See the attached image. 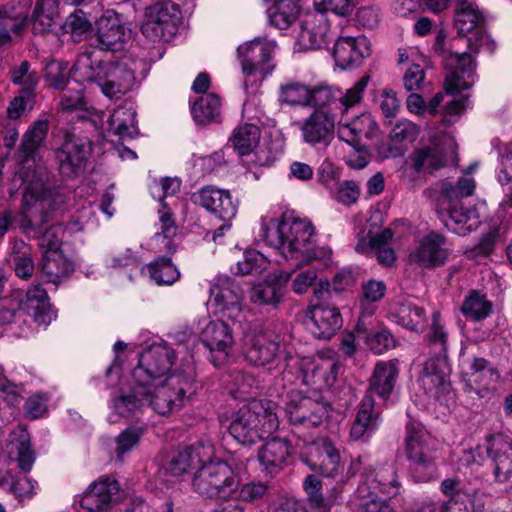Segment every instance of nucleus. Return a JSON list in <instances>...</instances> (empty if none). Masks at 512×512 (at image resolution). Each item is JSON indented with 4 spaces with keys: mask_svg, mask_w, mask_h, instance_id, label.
<instances>
[{
    "mask_svg": "<svg viewBox=\"0 0 512 512\" xmlns=\"http://www.w3.org/2000/svg\"><path fill=\"white\" fill-rule=\"evenodd\" d=\"M174 359V350L166 345L145 350L132 371L130 386L112 397L113 412L124 418H139L148 408L163 416L182 408L194 393V380L186 374L166 377Z\"/></svg>",
    "mask_w": 512,
    "mask_h": 512,
    "instance_id": "obj_1",
    "label": "nucleus"
},
{
    "mask_svg": "<svg viewBox=\"0 0 512 512\" xmlns=\"http://www.w3.org/2000/svg\"><path fill=\"white\" fill-rule=\"evenodd\" d=\"M48 131L47 119L34 121L23 134L16 152V159L22 165L17 174L25 185L19 213V225L25 233L42 228L52 213L50 190L45 186L43 174L33 169L37 152L43 146Z\"/></svg>",
    "mask_w": 512,
    "mask_h": 512,
    "instance_id": "obj_2",
    "label": "nucleus"
},
{
    "mask_svg": "<svg viewBox=\"0 0 512 512\" xmlns=\"http://www.w3.org/2000/svg\"><path fill=\"white\" fill-rule=\"evenodd\" d=\"M262 236L265 243L282 256H331L333 250L319 244L315 228L307 219L285 212L280 218H262Z\"/></svg>",
    "mask_w": 512,
    "mask_h": 512,
    "instance_id": "obj_3",
    "label": "nucleus"
},
{
    "mask_svg": "<svg viewBox=\"0 0 512 512\" xmlns=\"http://www.w3.org/2000/svg\"><path fill=\"white\" fill-rule=\"evenodd\" d=\"M76 82H95L109 98H119L135 83V74L125 62L102 61L95 51L79 54L72 70Z\"/></svg>",
    "mask_w": 512,
    "mask_h": 512,
    "instance_id": "obj_4",
    "label": "nucleus"
},
{
    "mask_svg": "<svg viewBox=\"0 0 512 512\" xmlns=\"http://www.w3.org/2000/svg\"><path fill=\"white\" fill-rule=\"evenodd\" d=\"M475 180L472 177H460L456 183L449 181L437 182L432 190L438 194V204L445 226L457 234H466L481 223L476 208H464L461 199L471 196L475 191Z\"/></svg>",
    "mask_w": 512,
    "mask_h": 512,
    "instance_id": "obj_5",
    "label": "nucleus"
},
{
    "mask_svg": "<svg viewBox=\"0 0 512 512\" xmlns=\"http://www.w3.org/2000/svg\"><path fill=\"white\" fill-rule=\"evenodd\" d=\"M279 426L276 404L271 400L253 401L241 407L229 425L230 435L242 445H253Z\"/></svg>",
    "mask_w": 512,
    "mask_h": 512,
    "instance_id": "obj_6",
    "label": "nucleus"
},
{
    "mask_svg": "<svg viewBox=\"0 0 512 512\" xmlns=\"http://www.w3.org/2000/svg\"><path fill=\"white\" fill-rule=\"evenodd\" d=\"M429 342L435 347V352L439 356L426 362L421 381L427 393L441 401L451 394L449 380L451 369L445 357L447 334L440 324L438 312L433 314Z\"/></svg>",
    "mask_w": 512,
    "mask_h": 512,
    "instance_id": "obj_7",
    "label": "nucleus"
},
{
    "mask_svg": "<svg viewBox=\"0 0 512 512\" xmlns=\"http://www.w3.org/2000/svg\"><path fill=\"white\" fill-rule=\"evenodd\" d=\"M489 457L497 482H506L512 475V437L503 433L488 436L486 444L464 450L459 461L466 467L480 466Z\"/></svg>",
    "mask_w": 512,
    "mask_h": 512,
    "instance_id": "obj_8",
    "label": "nucleus"
},
{
    "mask_svg": "<svg viewBox=\"0 0 512 512\" xmlns=\"http://www.w3.org/2000/svg\"><path fill=\"white\" fill-rule=\"evenodd\" d=\"M240 480L225 461L204 463L194 474L192 488L201 497L228 501L239 490Z\"/></svg>",
    "mask_w": 512,
    "mask_h": 512,
    "instance_id": "obj_9",
    "label": "nucleus"
},
{
    "mask_svg": "<svg viewBox=\"0 0 512 512\" xmlns=\"http://www.w3.org/2000/svg\"><path fill=\"white\" fill-rule=\"evenodd\" d=\"M369 81L370 77L365 75L345 91L331 86H318L310 89V105L319 107L330 114H336V117L340 114H347L361 103Z\"/></svg>",
    "mask_w": 512,
    "mask_h": 512,
    "instance_id": "obj_10",
    "label": "nucleus"
},
{
    "mask_svg": "<svg viewBox=\"0 0 512 512\" xmlns=\"http://www.w3.org/2000/svg\"><path fill=\"white\" fill-rule=\"evenodd\" d=\"M446 33L440 29L435 37L433 50L442 57L445 69V90L447 94H454L469 89L474 83V66L468 53H453L444 48Z\"/></svg>",
    "mask_w": 512,
    "mask_h": 512,
    "instance_id": "obj_11",
    "label": "nucleus"
},
{
    "mask_svg": "<svg viewBox=\"0 0 512 512\" xmlns=\"http://www.w3.org/2000/svg\"><path fill=\"white\" fill-rule=\"evenodd\" d=\"M275 404L276 410H283L292 424L305 428L319 426L328 415V405L325 402L305 396L294 389L279 395V401Z\"/></svg>",
    "mask_w": 512,
    "mask_h": 512,
    "instance_id": "obj_12",
    "label": "nucleus"
},
{
    "mask_svg": "<svg viewBox=\"0 0 512 512\" xmlns=\"http://www.w3.org/2000/svg\"><path fill=\"white\" fill-rule=\"evenodd\" d=\"M287 364L285 369L292 373L297 369V379L305 385L314 387L316 390L330 388L337 380L339 373V363L329 357L300 358L298 356L287 355L285 358Z\"/></svg>",
    "mask_w": 512,
    "mask_h": 512,
    "instance_id": "obj_13",
    "label": "nucleus"
},
{
    "mask_svg": "<svg viewBox=\"0 0 512 512\" xmlns=\"http://www.w3.org/2000/svg\"><path fill=\"white\" fill-rule=\"evenodd\" d=\"M180 14L175 3L159 1L146 8L141 31L150 39L169 41L177 32Z\"/></svg>",
    "mask_w": 512,
    "mask_h": 512,
    "instance_id": "obj_14",
    "label": "nucleus"
},
{
    "mask_svg": "<svg viewBox=\"0 0 512 512\" xmlns=\"http://www.w3.org/2000/svg\"><path fill=\"white\" fill-rule=\"evenodd\" d=\"M91 153L92 143L88 138L66 132L55 151L60 173L65 177L78 176L84 171Z\"/></svg>",
    "mask_w": 512,
    "mask_h": 512,
    "instance_id": "obj_15",
    "label": "nucleus"
},
{
    "mask_svg": "<svg viewBox=\"0 0 512 512\" xmlns=\"http://www.w3.org/2000/svg\"><path fill=\"white\" fill-rule=\"evenodd\" d=\"M276 48V42L266 37H256L239 46L238 56L243 74L246 77L258 76L263 79L274 68L270 62Z\"/></svg>",
    "mask_w": 512,
    "mask_h": 512,
    "instance_id": "obj_16",
    "label": "nucleus"
},
{
    "mask_svg": "<svg viewBox=\"0 0 512 512\" xmlns=\"http://www.w3.org/2000/svg\"><path fill=\"white\" fill-rule=\"evenodd\" d=\"M429 440L430 436L420 423H410L407 425L406 455L412 463L415 472L423 473V475L419 476V479L422 481L431 478L435 471L428 445Z\"/></svg>",
    "mask_w": 512,
    "mask_h": 512,
    "instance_id": "obj_17",
    "label": "nucleus"
},
{
    "mask_svg": "<svg viewBox=\"0 0 512 512\" xmlns=\"http://www.w3.org/2000/svg\"><path fill=\"white\" fill-rule=\"evenodd\" d=\"M400 486L397 472L392 465H382L373 470L365 469L361 474L356 497H377V493L395 497L400 492Z\"/></svg>",
    "mask_w": 512,
    "mask_h": 512,
    "instance_id": "obj_18",
    "label": "nucleus"
},
{
    "mask_svg": "<svg viewBox=\"0 0 512 512\" xmlns=\"http://www.w3.org/2000/svg\"><path fill=\"white\" fill-rule=\"evenodd\" d=\"M465 388L479 397H489L495 391V385L501 379V373L496 365L484 357L473 356L469 360L465 372Z\"/></svg>",
    "mask_w": 512,
    "mask_h": 512,
    "instance_id": "obj_19",
    "label": "nucleus"
},
{
    "mask_svg": "<svg viewBox=\"0 0 512 512\" xmlns=\"http://www.w3.org/2000/svg\"><path fill=\"white\" fill-rule=\"evenodd\" d=\"M191 201L214 214L223 222H230L238 211V201L233 200L230 191L212 185L202 187L194 192L191 195Z\"/></svg>",
    "mask_w": 512,
    "mask_h": 512,
    "instance_id": "obj_20",
    "label": "nucleus"
},
{
    "mask_svg": "<svg viewBox=\"0 0 512 512\" xmlns=\"http://www.w3.org/2000/svg\"><path fill=\"white\" fill-rule=\"evenodd\" d=\"M356 332L374 354L381 355L396 346L394 336L373 318V309L370 307L366 308L364 316H359Z\"/></svg>",
    "mask_w": 512,
    "mask_h": 512,
    "instance_id": "obj_21",
    "label": "nucleus"
},
{
    "mask_svg": "<svg viewBox=\"0 0 512 512\" xmlns=\"http://www.w3.org/2000/svg\"><path fill=\"white\" fill-rule=\"evenodd\" d=\"M290 272L279 271L268 274L262 282L255 284L250 292V301L257 306L277 308L287 293Z\"/></svg>",
    "mask_w": 512,
    "mask_h": 512,
    "instance_id": "obj_22",
    "label": "nucleus"
},
{
    "mask_svg": "<svg viewBox=\"0 0 512 512\" xmlns=\"http://www.w3.org/2000/svg\"><path fill=\"white\" fill-rule=\"evenodd\" d=\"M200 339L211 352V362L215 366L226 361L233 344V336L230 327L224 321H210L203 328Z\"/></svg>",
    "mask_w": 512,
    "mask_h": 512,
    "instance_id": "obj_23",
    "label": "nucleus"
},
{
    "mask_svg": "<svg viewBox=\"0 0 512 512\" xmlns=\"http://www.w3.org/2000/svg\"><path fill=\"white\" fill-rule=\"evenodd\" d=\"M369 55L370 42L363 35L339 37L334 44L333 57L336 66L343 70L359 66Z\"/></svg>",
    "mask_w": 512,
    "mask_h": 512,
    "instance_id": "obj_24",
    "label": "nucleus"
},
{
    "mask_svg": "<svg viewBox=\"0 0 512 512\" xmlns=\"http://www.w3.org/2000/svg\"><path fill=\"white\" fill-rule=\"evenodd\" d=\"M119 490V483L115 479L102 477L89 485L80 497L79 504L88 512H106Z\"/></svg>",
    "mask_w": 512,
    "mask_h": 512,
    "instance_id": "obj_25",
    "label": "nucleus"
},
{
    "mask_svg": "<svg viewBox=\"0 0 512 512\" xmlns=\"http://www.w3.org/2000/svg\"><path fill=\"white\" fill-rule=\"evenodd\" d=\"M292 454L290 442L285 438L273 437L258 452L262 472L274 476L288 465Z\"/></svg>",
    "mask_w": 512,
    "mask_h": 512,
    "instance_id": "obj_26",
    "label": "nucleus"
},
{
    "mask_svg": "<svg viewBox=\"0 0 512 512\" xmlns=\"http://www.w3.org/2000/svg\"><path fill=\"white\" fill-rule=\"evenodd\" d=\"M128 34L116 14H107L96 22L93 44L101 50L117 51L123 48Z\"/></svg>",
    "mask_w": 512,
    "mask_h": 512,
    "instance_id": "obj_27",
    "label": "nucleus"
},
{
    "mask_svg": "<svg viewBox=\"0 0 512 512\" xmlns=\"http://www.w3.org/2000/svg\"><path fill=\"white\" fill-rule=\"evenodd\" d=\"M18 306L22 314L30 316L39 326L49 325L57 316L49 303L47 292L40 285L28 289Z\"/></svg>",
    "mask_w": 512,
    "mask_h": 512,
    "instance_id": "obj_28",
    "label": "nucleus"
},
{
    "mask_svg": "<svg viewBox=\"0 0 512 512\" xmlns=\"http://www.w3.org/2000/svg\"><path fill=\"white\" fill-rule=\"evenodd\" d=\"M338 119V138L351 147H358L363 136L369 138L377 128L370 114L352 115L340 114Z\"/></svg>",
    "mask_w": 512,
    "mask_h": 512,
    "instance_id": "obj_29",
    "label": "nucleus"
},
{
    "mask_svg": "<svg viewBox=\"0 0 512 512\" xmlns=\"http://www.w3.org/2000/svg\"><path fill=\"white\" fill-rule=\"evenodd\" d=\"M336 114L316 109L308 118L298 122L303 140L311 145L326 143L333 135Z\"/></svg>",
    "mask_w": 512,
    "mask_h": 512,
    "instance_id": "obj_30",
    "label": "nucleus"
},
{
    "mask_svg": "<svg viewBox=\"0 0 512 512\" xmlns=\"http://www.w3.org/2000/svg\"><path fill=\"white\" fill-rule=\"evenodd\" d=\"M308 328L319 339H330L342 326V317L336 307L317 304L309 309Z\"/></svg>",
    "mask_w": 512,
    "mask_h": 512,
    "instance_id": "obj_31",
    "label": "nucleus"
},
{
    "mask_svg": "<svg viewBox=\"0 0 512 512\" xmlns=\"http://www.w3.org/2000/svg\"><path fill=\"white\" fill-rule=\"evenodd\" d=\"M399 376L398 361L379 360L369 379L368 391L387 399L393 392Z\"/></svg>",
    "mask_w": 512,
    "mask_h": 512,
    "instance_id": "obj_32",
    "label": "nucleus"
},
{
    "mask_svg": "<svg viewBox=\"0 0 512 512\" xmlns=\"http://www.w3.org/2000/svg\"><path fill=\"white\" fill-rule=\"evenodd\" d=\"M374 399L366 395L360 405L350 429V437L355 441H367L379 426V412L374 408Z\"/></svg>",
    "mask_w": 512,
    "mask_h": 512,
    "instance_id": "obj_33",
    "label": "nucleus"
},
{
    "mask_svg": "<svg viewBox=\"0 0 512 512\" xmlns=\"http://www.w3.org/2000/svg\"><path fill=\"white\" fill-rule=\"evenodd\" d=\"M328 26L322 13H310L301 21L297 43L303 50L321 48L326 43Z\"/></svg>",
    "mask_w": 512,
    "mask_h": 512,
    "instance_id": "obj_34",
    "label": "nucleus"
},
{
    "mask_svg": "<svg viewBox=\"0 0 512 512\" xmlns=\"http://www.w3.org/2000/svg\"><path fill=\"white\" fill-rule=\"evenodd\" d=\"M312 468L324 477L336 478L344 471V463L341 460L339 449L327 438L320 439L317 443V459Z\"/></svg>",
    "mask_w": 512,
    "mask_h": 512,
    "instance_id": "obj_35",
    "label": "nucleus"
},
{
    "mask_svg": "<svg viewBox=\"0 0 512 512\" xmlns=\"http://www.w3.org/2000/svg\"><path fill=\"white\" fill-rule=\"evenodd\" d=\"M245 357L252 365L265 367L274 364L280 359L279 342L266 335H257L249 340Z\"/></svg>",
    "mask_w": 512,
    "mask_h": 512,
    "instance_id": "obj_36",
    "label": "nucleus"
},
{
    "mask_svg": "<svg viewBox=\"0 0 512 512\" xmlns=\"http://www.w3.org/2000/svg\"><path fill=\"white\" fill-rule=\"evenodd\" d=\"M454 21L459 34H473L483 28L484 16L474 0H456Z\"/></svg>",
    "mask_w": 512,
    "mask_h": 512,
    "instance_id": "obj_37",
    "label": "nucleus"
},
{
    "mask_svg": "<svg viewBox=\"0 0 512 512\" xmlns=\"http://www.w3.org/2000/svg\"><path fill=\"white\" fill-rule=\"evenodd\" d=\"M390 317L397 324L414 331L425 327L427 322L424 308L412 301L401 302L395 311L391 312Z\"/></svg>",
    "mask_w": 512,
    "mask_h": 512,
    "instance_id": "obj_38",
    "label": "nucleus"
},
{
    "mask_svg": "<svg viewBox=\"0 0 512 512\" xmlns=\"http://www.w3.org/2000/svg\"><path fill=\"white\" fill-rule=\"evenodd\" d=\"M200 443L186 447L175 453L169 461L166 471L173 476H181L203 462Z\"/></svg>",
    "mask_w": 512,
    "mask_h": 512,
    "instance_id": "obj_39",
    "label": "nucleus"
},
{
    "mask_svg": "<svg viewBox=\"0 0 512 512\" xmlns=\"http://www.w3.org/2000/svg\"><path fill=\"white\" fill-rule=\"evenodd\" d=\"M409 161L416 172L432 173L447 163L443 151L436 145L416 149L409 156Z\"/></svg>",
    "mask_w": 512,
    "mask_h": 512,
    "instance_id": "obj_40",
    "label": "nucleus"
},
{
    "mask_svg": "<svg viewBox=\"0 0 512 512\" xmlns=\"http://www.w3.org/2000/svg\"><path fill=\"white\" fill-rule=\"evenodd\" d=\"M57 10L53 0H38L32 16V30L34 34L51 32L56 24Z\"/></svg>",
    "mask_w": 512,
    "mask_h": 512,
    "instance_id": "obj_41",
    "label": "nucleus"
},
{
    "mask_svg": "<svg viewBox=\"0 0 512 512\" xmlns=\"http://www.w3.org/2000/svg\"><path fill=\"white\" fill-rule=\"evenodd\" d=\"M109 126L121 139L137 134L136 111L132 106H120L110 116Z\"/></svg>",
    "mask_w": 512,
    "mask_h": 512,
    "instance_id": "obj_42",
    "label": "nucleus"
},
{
    "mask_svg": "<svg viewBox=\"0 0 512 512\" xmlns=\"http://www.w3.org/2000/svg\"><path fill=\"white\" fill-rule=\"evenodd\" d=\"M220 112L221 100L214 93L199 97L191 108L193 119L197 124H208L217 120Z\"/></svg>",
    "mask_w": 512,
    "mask_h": 512,
    "instance_id": "obj_43",
    "label": "nucleus"
},
{
    "mask_svg": "<svg viewBox=\"0 0 512 512\" xmlns=\"http://www.w3.org/2000/svg\"><path fill=\"white\" fill-rule=\"evenodd\" d=\"M11 459L18 462L22 471L29 472L35 461V453L31 449L30 437L26 431H21L17 437H13L9 445Z\"/></svg>",
    "mask_w": 512,
    "mask_h": 512,
    "instance_id": "obj_44",
    "label": "nucleus"
},
{
    "mask_svg": "<svg viewBox=\"0 0 512 512\" xmlns=\"http://www.w3.org/2000/svg\"><path fill=\"white\" fill-rule=\"evenodd\" d=\"M210 294L221 309L239 305L242 298L240 287L230 278H225L220 284L212 286Z\"/></svg>",
    "mask_w": 512,
    "mask_h": 512,
    "instance_id": "obj_45",
    "label": "nucleus"
},
{
    "mask_svg": "<svg viewBox=\"0 0 512 512\" xmlns=\"http://www.w3.org/2000/svg\"><path fill=\"white\" fill-rule=\"evenodd\" d=\"M298 13L299 6L295 0H277L268 10L270 23L278 29L288 28L296 20Z\"/></svg>",
    "mask_w": 512,
    "mask_h": 512,
    "instance_id": "obj_46",
    "label": "nucleus"
},
{
    "mask_svg": "<svg viewBox=\"0 0 512 512\" xmlns=\"http://www.w3.org/2000/svg\"><path fill=\"white\" fill-rule=\"evenodd\" d=\"M260 139V130L256 124L245 123L238 126L230 141L240 155L249 154Z\"/></svg>",
    "mask_w": 512,
    "mask_h": 512,
    "instance_id": "obj_47",
    "label": "nucleus"
},
{
    "mask_svg": "<svg viewBox=\"0 0 512 512\" xmlns=\"http://www.w3.org/2000/svg\"><path fill=\"white\" fill-rule=\"evenodd\" d=\"M484 494L474 491L468 495H458L439 507V512H483Z\"/></svg>",
    "mask_w": 512,
    "mask_h": 512,
    "instance_id": "obj_48",
    "label": "nucleus"
},
{
    "mask_svg": "<svg viewBox=\"0 0 512 512\" xmlns=\"http://www.w3.org/2000/svg\"><path fill=\"white\" fill-rule=\"evenodd\" d=\"M147 273L157 284L170 285L179 278V271L171 258H156L147 266Z\"/></svg>",
    "mask_w": 512,
    "mask_h": 512,
    "instance_id": "obj_49",
    "label": "nucleus"
},
{
    "mask_svg": "<svg viewBox=\"0 0 512 512\" xmlns=\"http://www.w3.org/2000/svg\"><path fill=\"white\" fill-rule=\"evenodd\" d=\"M463 315L473 321L482 320L492 312V303L477 291H473L462 304Z\"/></svg>",
    "mask_w": 512,
    "mask_h": 512,
    "instance_id": "obj_50",
    "label": "nucleus"
},
{
    "mask_svg": "<svg viewBox=\"0 0 512 512\" xmlns=\"http://www.w3.org/2000/svg\"><path fill=\"white\" fill-rule=\"evenodd\" d=\"M452 253L449 241L438 233H430L423 237L419 243L415 256H447Z\"/></svg>",
    "mask_w": 512,
    "mask_h": 512,
    "instance_id": "obj_51",
    "label": "nucleus"
},
{
    "mask_svg": "<svg viewBox=\"0 0 512 512\" xmlns=\"http://www.w3.org/2000/svg\"><path fill=\"white\" fill-rule=\"evenodd\" d=\"M310 88L298 82H289L281 85L279 100L288 105H310Z\"/></svg>",
    "mask_w": 512,
    "mask_h": 512,
    "instance_id": "obj_52",
    "label": "nucleus"
},
{
    "mask_svg": "<svg viewBox=\"0 0 512 512\" xmlns=\"http://www.w3.org/2000/svg\"><path fill=\"white\" fill-rule=\"evenodd\" d=\"M11 81L22 87L21 91L27 97H32L38 84V77L28 61H22L19 66L11 70Z\"/></svg>",
    "mask_w": 512,
    "mask_h": 512,
    "instance_id": "obj_53",
    "label": "nucleus"
},
{
    "mask_svg": "<svg viewBox=\"0 0 512 512\" xmlns=\"http://www.w3.org/2000/svg\"><path fill=\"white\" fill-rule=\"evenodd\" d=\"M386 285L383 281L369 280L362 284V293L360 297V315L364 316L366 308L373 309V314L376 310L375 303L379 302L385 295Z\"/></svg>",
    "mask_w": 512,
    "mask_h": 512,
    "instance_id": "obj_54",
    "label": "nucleus"
},
{
    "mask_svg": "<svg viewBox=\"0 0 512 512\" xmlns=\"http://www.w3.org/2000/svg\"><path fill=\"white\" fill-rule=\"evenodd\" d=\"M143 429L139 427H129L123 430L115 438V455L118 460H123L125 455L131 452L140 442L143 436Z\"/></svg>",
    "mask_w": 512,
    "mask_h": 512,
    "instance_id": "obj_55",
    "label": "nucleus"
},
{
    "mask_svg": "<svg viewBox=\"0 0 512 512\" xmlns=\"http://www.w3.org/2000/svg\"><path fill=\"white\" fill-rule=\"evenodd\" d=\"M73 269L74 264L69 258H42L41 261V271L53 283L67 276Z\"/></svg>",
    "mask_w": 512,
    "mask_h": 512,
    "instance_id": "obj_56",
    "label": "nucleus"
},
{
    "mask_svg": "<svg viewBox=\"0 0 512 512\" xmlns=\"http://www.w3.org/2000/svg\"><path fill=\"white\" fill-rule=\"evenodd\" d=\"M63 232L61 225H53L39 237L38 245L43 249L42 256L50 252L63 255L64 252L61 250Z\"/></svg>",
    "mask_w": 512,
    "mask_h": 512,
    "instance_id": "obj_57",
    "label": "nucleus"
},
{
    "mask_svg": "<svg viewBox=\"0 0 512 512\" xmlns=\"http://www.w3.org/2000/svg\"><path fill=\"white\" fill-rule=\"evenodd\" d=\"M25 21L26 16L14 7L0 9V29L6 30L9 34H18L23 29Z\"/></svg>",
    "mask_w": 512,
    "mask_h": 512,
    "instance_id": "obj_58",
    "label": "nucleus"
},
{
    "mask_svg": "<svg viewBox=\"0 0 512 512\" xmlns=\"http://www.w3.org/2000/svg\"><path fill=\"white\" fill-rule=\"evenodd\" d=\"M63 27L67 33H70L78 41V38L88 32L92 25L86 14L82 10H77L67 17Z\"/></svg>",
    "mask_w": 512,
    "mask_h": 512,
    "instance_id": "obj_59",
    "label": "nucleus"
},
{
    "mask_svg": "<svg viewBox=\"0 0 512 512\" xmlns=\"http://www.w3.org/2000/svg\"><path fill=\"white\" fill-rule=\"evenodd\" d=\"M268 264V258H242L231 269L234 274L240 276L260 275L267 270Z\"/></svg>",
    "mask_w": 512,
    "mask_h": 512,
    "instance_id": "obj_60",
    "label": "nucleus"
},
{
    "mask_svg": "<svg viewBox=\"0 0 512 512\" xmlns=\"http://www.w3.org/2000/svg\"><path fill=\"white\" fill-rule=\"evenodd\" d=\"M161 233L156 235V241L167 248L168 254L176 252L175 244L171 236L175 234L176 227L169 212H162L160 215Z\"/></svg>",
    "mask_w": 512,
    "mask_h": 512,
    "instance_id": "obj_61",
    "label": "nucleus"
},
{
    "mask_svg": "<svg viewBox=\"0 0 512 512\" xmlns=\"http://www.w3.org/2000/svg\"><path fill=\"white\" fill-rule=\"evenodd\" d=\"M35 484L36 482L26 476L13 475L6 492L13 494L19 500L31 498L34 495Z\"/></svg>",
    "mask_w": 512,
    "mask_h": 512,
    "instance_id": "obj_62",
    "label": "nucleus"
},
{
    "mask_svg": "<svg viewBox=\"0 0 512 512\" xmlns=\"http://www.w3.org/2000/svg\"><path fill=\"white\" fill-rule=\"evenodd\" d=\"M62 111L71 112L74 110H86V101L80 88H66L60 99Z\"/></svg>",
    "mask_w": 512,
    "mask_h": 512,
    "instance_id": "obj_63",
    "label": "nucleus"
},
{
    "mask_svg": "<svg viewBox=\"0 0 512 512\" xmlns=\"http://www.w3.org/2000/svg\"><path fill=\"white\" fill-rule=\"evenodd\" d=\"M469 48L473 52H486L493 54L497 49V43L490 35L486 33L484 28L478 29L468 38Z\"/></svg>",
    "mask_w": 512,
    "mask_h": 512,
    "instance_id": "obj_64",
    "label": "nucleus"
}]
</instances>
